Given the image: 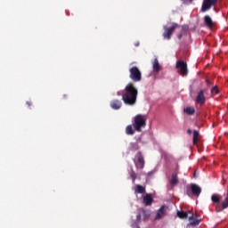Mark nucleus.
Wrapping results in <instances>:
<instances>
[{
    "instance_id": "4468645a",
    "label": "nucleus",
    "mask_w": 228,
    "mask_h": 228,
    "mask_svg": "<svg viewBox=\"0 0 228 228\" xmlns=\"http://www.w3.org/2000/svg\"><path fill=\"white\" fill-rule=\"evenodd\" d=\"M204 22H205V26H207V28H213V26H215V22H213V20L211 19V16L209 15H206L204 17Z\"/></svg>"
},
{
    "instance_id": "aec40b11",
    "label": "nucleus",
    "mask_w": 228,
    "mask_h": 228,
    "mask_svg": "<svg viewBox=\"0 0 228 228\" xmlns=\"http://www.w3.org/2000/svg\"><path fill=\"white\" fill-rule=\"evenodd\" d=\"M153 70L154 72H159V70H161V67L159 66L158 59H155L153 61Z\"/></svg>"
},
{
    "instance_id": "423d86ee",
    "label": "nucleus",
    "mask_w": 228,
    "mask_h": 228,
    "mask_svg": "<svg viewBox=\"0 0 228 228\" xmlns=\"http://www.w3.org/2000/svg\"><path fill=\"white\" fill-rule=\"evenodd\" d=\"M218 0H203L201 12L204 13L209 10H211L212 6H216Z\"/></svg>"
},
{
    "instance_id": "5701e85b",
    "label": "nucleus",
    "mask_w": 228,
    "mask_h": 228,
    "mask_svg": "<svg viewBox=\"0 0 228 228\" xmlns=\"http://www.w3.org/2000/svg\"><path fill=\"white\" fill-rule=\"evenodd\" d=\"M126 134H134V130H133V126L128 125L126 128Z\"/></svg>"
},
{
    "instance_id": "0eeeda50",
    "label": "nucleus",
    "mask_w": 228,
    "mask_h": 228,
    "mask_svg": "<svg viewBox=\"0 0 228 228\" xmlns=\"http://www.w3.org/2000/svg\"><path fill=\"white\" fill-rule=\"evenodd\" d=\"M136 158L137 159H134V163L136 168L142 170V168L145 167V160L143 159V155H142V151L137 152Z\"/></svg>"
},
{
    "instance_id": "c756f323",
    "label": "nucleus",
    "mask_w": 228,
    "mask_h": 228,
    "mask_svg": "<svg viewBox=\"0 0 228 228\" xmlns=\"http://www.w3.org/2000/svg\"><path fill=\"white\" fill-rule=\"evenodd\" d=\"M136 218H137V220H142V215H137V216H136Z\"/></svg>"
},
{
    "instance_id": "393cba45",
    "label": "nucleus",
    "mask_w": 228,
    "mask_h": 228,
    "mask_svg": "<svg viewBox=\"0 0 228 228\" xmlns=\"http://www.w3.org/2000/svg\"><path fill=\"white\" fill-rule=\"evenodd\" d=\"M212 202H216V204H218V202H220V196L216 195V194H213L211 197Z\"/></svg>"
},
{
    "instance_id": "2eb2a0df",
    "label": "nucleus",
    "mask_w": 228,
    "mask_h": 228,
    "mask_svg": "<svg viewBox=\"0 0 228 228\" xmlns=\"http://www.w3.org/2000/svg\"><path fill=\"white\" fill-rule=\"evenodd\" d=\"M189 225H191V227H195L197 225H199V224H200V220L199 219H195V217H193V214L191 213V216H189Z\"/></svg>"
},
{
    "instance_id": "c9c22d12",
    "label": "nucleus",
    "mask_w": 228,
    "mask_h": 228,
    "mask_svg": "<svg viewBox=\"0 0 228 228\" xmlns=\"http://www.w3.org/2000/svg\"><path fill=\"white\" fill-rule=\"evenodd\" d=\"M225 199H227V200H228V194H227V197Z\"/></svg>"
},
{
    "instance_id": "bb28decb",
    "label": "nucleus",
    "mask_w": 228,
    "mask_h": 228,
    "mask_svg": "<svg viewBox=\"0 0 228 228\" xmlns=\"http://www.w3.org/2000/svg\"><path fill=\"white\" fill-rule=\"evenodd\" d=\"M142 216L144 220H147V218L151 216V212H149L148 210H142Z\"/></svg>"
},
{
    "instance_id": "9b49d317",
    "label": "nucleus",
    "mask_w": 228,
    "mask_h": 228,
    "mask_svg": "<svg viewBox=\"0 0 228 228\" xmlns=\"http://www.w3.org/2000/svg\"><path fill=\"white\" fill-rule=\"evenodd\" d=\"M227 208H228V200L225 198L224 201H223L221 205L218 204L216 206V213H220V212L224 211V209H227Z\"/></svg>"
},
{
    "instance_id": "dca6fc26",
    "label": "nucleus",
    "mask_w": 228,
    "mask_h": 228,
    "mask_svg": "<svg viewBox=\"0 0 228 228\" xmlns=\"http://www.w3.org/2000/svg\"><path fill=\"white\" fill-rule=\"evenodd\" d=\"M163 215H165V206H162L157 212V215L155 216V220H160V218H163Z\"/></svg>"
},
{
    "instance_id": "7ed1b4c3",
    "label": "nucleus",
    "mask_w": 228,
    "mask_h": 228,
    "mask_svg": "<svg viewBox=\"0 0 228 228\" xmlns=\"http://www.w3.org/2000/svg\"><path fill=\"white\" fill-rule=\"evenodd\" d=\"M200 193H202V189L200 186L197 185V183H191L187 186L186 195H188V197H191V195L200 197Z\"/></svg>"
},
{
    "instance_id": "a211bd4d",
    "label": "nucleus",
    "mask_w": 228,
    "mask_h": 228,
    "mask_svg": "<svg viewBox=\"0 0 228 228\" xmlns=\"http://www.w3.org/2000/svg\"><path fill=\"white\" fill-rule=\"evenodd\" d=\"M134 191L136 193H140L141 195H143V193H145V187L140 185V184H137L135 185V188H134Z\"/></svg>"
},
{
    "instance_id": "cd10ccee",
    "label": "nucleus",
    "mask_w": 228,
    "mask_h": 228,
    "mask_svg": "<svg viewBox=\"0 0 228 228\" xmlns=\"http://www.w3.org/2000/svg\"><path fill=\"white\" fill-rule=\"evenodd\" d=\"M211 94H215L216 95L220 94V90H218V87L216 86L211 88Z\"/></svg>"
},
{
    "instance_id": "6ab92c4d",
    "label": "nucleus",
    "mask_w": 228,
    "mask_h": 228,
    "mask_svg": "<svg viewBox=\"0 0 228 228\" xmlns=\"http://www.w3.org/2000/svg\"><path fill=\"white\" fill-rule=\"evenodd\" d=\"M199 136H200L199 131L194 130L193 131V138H192L193 145H197V143L199 142Z\"/></svg>"
},
{
    "instance_id": "f8f14e48",
    "label": "nucleus",
    "mask_w": 228,
    "mask_h": 228,
    "mask_svg": "<svg viewBox=\"0 0 228 228\" xmlns=\"http://www.w3.org/2000/svg\"><path fill=\"white\" fill-rule=\"evenodd\" d=\"M110 108L112 110H120L122 108V102L120 100H112L110 102Z\"/></svg>"
},
{
    "instance_id": "1a4fd4ad",
    "label": "nucleus",
    "mask_w": 228,
    "mask_h": 228,
    "mask_svg": "<svg viewBox=\"0 0 228 228\" xmlns=\"http://www.w3.org/2000/svg\"><path fill=\"white\" fill-rule=\"evenodd\" d=\"M152 202H154V199L152 198V194L147 193L145 196L142 198V204L145 206H151Z\"/></svg>"
},
{
    "instance_id": "39448f33",
    "label": "nucleus",
    "mask_w": 228,
    "mask_h": 228,
    "mask_svg": "<svg viewBox=\"0 0 228 228\" xmlns=\"http://www.w3.org/2000/svg\"><path fill=\"white\" fill-rule=\"evenodd\" d=\"M164 33H163V38L166 40H170L172 38V35L177 28H181V26L177 23H173L170 28L164 26Z\"/></svg>"
},
{
    "instance_id": "f3484780",
    "label": "nucleus",
    "mask_w": 228,
    "mask_h": 228,
    "mask_svg": "<svg viewBox=\"0 0 228 228\" xmlns=\"http://www.w3.org/2000/svg\"><path fill=\"white\" fill-rule=\"evenodd\" d=\"M178 183H179V179H177V174L173 173L170 180L171 186H175V184H178Z\"/></svg>"
},
{
    "instance_id": "f704fd0d",
    "label": "nucleus",
    "mask_w": 228,
    "mask_h": 228,
    "mask_svg": "<svg viewBox=\"0 0 228 228\" xmlns=\"http://www.w3.org/2000/svg\"><path fill=\"white\" fill-rule=\"evenodd\" d=\"M191 3H193V0H189Z\"/></svg>"
},
{
    "instance_id": "4be33fe9",
    "label": "nucleus",
    "mask_w": 228,
    "mask_h": 228,
    "mask_svg": "<svg viewBox=\"0 0 228 228\" xmlns=\"http://www.w3.org/2000/svg\"><path fill=\"white\" fill-rule=\"evenodd\" d=\"M185 113H187V115H194L195 114V109L192 107H187L186 109H184Z\"/></svg>"
},
{
    "instance_id": "c85d7f7f",
    "label": "nucleus",
    "mask_w": 228,
    "mask_h": 228,
    "mask_svg": "<svg viewBox=\"0 0 228 228\" xmlns=\"http://www.w3.org/2000/svg\"><path fill=\"white\" fill-rule=\"evenodd\" d=\"M206 83H207V85H211V86H213V82H211V80H209V79H207V80H206Z\"/></svg>"
},
{
    "instance_id": "2f4dec72",
    "label": "nucleus",
    "mask_w": 228,
    "mask_h": 228,
    "mask_svg": "<svg viewBox=\"0 0 228 228\" xmlns=\"http://www.w3.org/2000/svg\"><path fill=\"white\" fill-rule=\"evenodd\" d=\"M117 95H118V96L122 95V91H118V92L117 93Z\"/></svg>"
},
{
    "instance_id": "f03ea898",
    "label": "nucleus",
    "mask_w": 228,
    "mask_h": 228,
    "mask_svg": "<svg viewBox=\"0 0 228 228\" xmlns=\"http://www.w3.org/2000/svg\"><path fill=\"white\" fill-rule=\"evenodd\" d=\"M147 126V118L145 115L138 114L134 118L133 126L137 133H142V127Z\"/></svg>"
},
{
    "instance_id": "f257e3e1",
    "label": "nucleus",
    "mask_w": 228,
    "mask_h": 228,
    "mask_svg": "<svg viewBox=\"0 0 228 228\" xmlns=\"http://www.w3.org/2000/svg\"><path fill=\"white\" fill-rule=\"evenodd\" d=\"M138 97V89L133 83H128L122 91V101L126 106H134Z\"/></svg>"
},
{
    "instance_id": "20e7f679",
    "label": "nucleus",
    "mask_w": 228,
    "mask_h": 228,
    "mask_svg": "<svg viewBox=\"0 0 228 228\" xmlns=\"http://www.w3.org/2000/svg\"><path fill=\"white\" fill-rule=\"evenodd\" d=\"M129 72V77L130 79H132V81H134V83H140V81H142V71H140V69H138V67L134 66L130 68Z\"/></svg>"
},
{
    "instance_id": "7c9ffc66",
    "label": "nucleus",
    "mask_w": 228,
    "mask_h": 228,
    "mask_svg": "<svg viewBox=\"0 0 228 228\" xmlns=\"http://www.w3.org/2000/svg\"><path fill=\"white\" fill-rule=\"evenodd\" d=\"M187 133H188V134H191L193 133V131H191V129H188Z\"/></svg>"
},
{
    "instance_id": "ddd939ff",
    "label": "nucleus",
    "mask_w": 228,
    "mask_h": 228,
    "mask_svg": "<svg viewBox=\"0 0 228 228\" xmlns=\"http://www.w3.org/2000/svg\"><path fill=\"white\" fill-rule=\"evenodd\" d=\"M176 215H177L178 218H181V220H184V219L188 218L189 215H191V211L188 210V211L184 212V211L177 210Z\"/></svg>"
},
{
    "instance_id": "b1692460",
    "label": "nucleus",
    "mask_w": 228,
    "mask_h": 228,
    "mask_svg": "<svg viewBox=\"0 0 228 228\" xmlns=\"http://www.w3.org/2000/svg\"><path fill=\"white\" fill-rule=\"evenodd\" d=\"M186 31H188V28H186L185 27H182V30H181L180 34L178 35L179 40H181V38H183V35H186Z\"/></svg>"
},
{
    "instance_id": "a878e982",
    "label": "nucleus",
    "mask_w": 228,
    "mask_h": 228,
    "mask_svg": "<svg viewBox=\"0 0 228 228\" xmlns=\"http://www.w3.org/2000/svg\"><path fill=\"white\" fill-rule=\"evenodd\" d=\"M129 174H130V177H131L133 183H134V181H136V173L132 168L131 172Z\"/></svg>"
},
{
    "instance_id": "72a5a7b5",
    "label": "nucleus",
    "mask_w": 228,
    "mask_h": 228,
    "mask_svg": "<svg viewBox=\"0 0 228 228\" xmlns=\"http://www.w3.org/2000/svg\"><path fill=\"white\" fill-rule=\"evenodd\" d=\"M27 104H28V107H29V106H31L32 103H31V102H27Z\"/></svg>"
},
{
    "instance_id": "6e6552de",
    "label": "nucleus",
    "mask_w": 228,
    "mask_h": 228,
    "mask_svg": "<svg viewBox=\"0 0 228 228\" xmlns=\"http://www.w3.org/2000/svg\"><path fill=\"white\" fill-rule=\"evenodd\" d=\"M176 69H180V74L182 76H188V64L183 61H176Z\"/></svg>"
},
{
    "instance_id": "473e14b6",
    "label": "nucleus",
    "mask_w": 228,
    "mask_h": 228,
    "mask_svg": "<svg viewBox=\"0 0 228 228\" xmlns=\"http://www.w3.org/2000/svg\"><path fill=\"white\" fill-rule=\"evenodd\" d=\"M138 45H140V43H139V42H137V43L134 44V46H135V47H138Z\"/></svg>"
},
{
    "instance_id": "9d476101",
    "label": "nucleus",
    "mask_w": 228,
    "mask_h": 228,
    "mask_svg": "<svg viewBox=\"0 0 228 228\" xmlns=\"http://www.w3.org/2000/svg\"><path fill=\"white\" fill-rule=\"evenodd\" d=\"M196 101L199 104L206 103V95H204V89L200 90V92L198 93Z\"/></svg>"
},
{
    "instance_id": "412c9836",
    "label": "nucleus",
    "mask_w": 228,
    "mask_h": 228,
    "mask_svg": "<svg viewBox=\"0 0 228 228\" xmlns=\"http://www.w3.org/2000/svg\"><path fill=\"white\" fill-rule=\"evenodd\" d=\"M129 149L133 152H135V151H138V149H140V146H138V142H132V143H130Z\"/></svg>"
}]
</instances>
